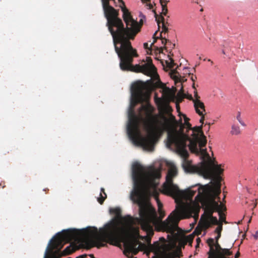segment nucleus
I'll return each mask as SVG.
<instances>
[{
	"instance_id": "f257e3e1",
	"label": "nucleus",
	"mask_w": 258,
	"mask_h": 258,
	"mask_svg": "<svg viewBox=\"0 0 258 258\" xmlns=\"http://www.w3.org/2000/svg\"><path fill=\"white\" fill-rule=\"evenodd\" d=\"M150 91L145 83L137 82L132 85L131 88V99L128 110V123L127 133L134 142L147 150H152L157 132L162 133L163 131L167 132V143L168 147L174 146L176 152L183 158L182 167L185 171L186 163L190 166L191 161L187 159L189 154L186 149L187 142H189V149L191 152L201 155L202 161L210 160L209 154L206 149H199L198 144L199 141L198 133L192 131V139L184 133L186 125L180 118L176 120L171 113L169 118L164 115L161 116L164 120L162 127H157V120L153 116L154 108L149 102Z\"/></svg>"
},
{
	"instance_id": "f03ea898",
	"label": "nucleus",
	"mask_w": 258,
	"mask_h": 258,
	"mask_svg": "<svg viewBox=\"0 0 258 258\" xmlns=\"http://www.w3.org/2000/svg\"><path fill=\"white\" fill-rule=\"evenodd\" d=\"M132 177L134 181V190L131 194V199L139 206L140 218L139 223L149 237L154 234L153 226L157 231H166L173 234L178 228L180 220L187 215H191L196 208H199L201 202L195 198L192 199L196 191L188 189L185 192L189 203L177 205L165 221H162L165 215L163 210V205L157 198L156 179L161 177L160 170L154 166L145 169L138 163H135L132 167ZM202 185L198 188L201 187Z\"/></svg>"
},
{
	"instance_id": "7ed1b4c3",
	"label": "nucleus",
	"mask_w": 258,
	"mask_h": 258,
	"mask_svg": "<svg viewBox=\"0 0 258 258\" xmlns=\"http://www.w3.org/2000/svg\"><path fill=\"white\" fill-rule=\"evenodd\" d=\"M107 26L110 32L116 53L120 59L119 67L124 71L142 73L152 76L157 74L156 69L152 63V59L147 57V62L134 66L135 57L139 55L137 50L132 45L131 40H134L140 31L143 25V19L138 23L135 20L122 0H101ZM156 84H164L159 79Z\"/></svg>"
},
{
	"instance_id": "20e7f679",
	"label": "nucleus",
	"mask_w": 258,
	"mask_h": 258,
	"mask_svg": "<svg viewBox=\"0 0 258 258\" xmlns=\"http://www.w3.org/2000/svg\"><path fill=\"white\" fill-rule=\"evenodd\" d=\"M110 212L115 215L116 219L106 225L100 233L98 232L97 228L94 227L82 230L70 229L57 233L49 244L44 258H60L69 254V247L63 252L61 249L65 243L73 240L80 239L88 247L96 246L98 248L105 246L107 242H119L125 232L124 227L121 225V222L129 223L132 218L130 216L122 217L121 211L119 208L110 209Z\"/></svg>"
},
{
	"instance_id": "39448f33",
	"label": "nucleus",
	"mask_w": 258,
	"mask_h": 258,
	"mask_svg": "<svg viewBox=\"0 0 258 258\" xmlns=\"http://www.w3.org/2000/svg\"><path fill=\"white\" fill-rule=\"evenodd\" d=\"M185 169L187 173H198L205 178H213L214 180L213 185L206 184L199 188L197 199L216 200L217 197L220 200L219 195L221 193L222 180L220 175L224 171L221 164H215L211 160H204L199 164V166H190L186 163Z\"/></svg>"
},
{
	"instance_id": "423d86ee",
	"label": "nucleus",
	"mask_w": 258,
	"mask_h": 258,
	"mask_svg": "<svg viewBox=\"0 0 258 258\" xmlns=\"http://www.w3.org/2000/svg\"><path fill=\"white\" fill-rule=\"evenodd\" d=\"M215 238H209L207 240V243L210 248L208 252V255H211L217 257V256H223L229 257L232 255V252L229 248H222L219 243V239L221 236V234H217Z\"/></svg>"
},
{
	"instance_id": "0eeeda50",
	"label": "nucleus",
	"mask_w": 258,
	"mask_h": 258,
	"mask_svg": "<svg viewBox=\"0 0 258 258\" xmlns=\"http://www.w3.org/2000/svg\"><path fill=\"white\" fill-rule=\"evenodd\" d=\"M176 168H171L166 176V181L162 186L163 192L170 196H179L181 191L178 187L173 183V177L176 175Z\"/></svg>"
},
{
	"instance_id": "6e6552de",
	"label": "nucleus",
	"mask_w": 258,
	"mask_h": 258,
	"mask_svg": "<svg viewBox=\"0 0 258 258\" xmlns=\"http://www.w3.org/2000/svg\"><path fill=\"white\" fill-rule=\"evenodd\" d=\"M201 202L203 208L205 209V213L208 216L209 221L212 225H219L220 223L217 217L213 216L214 212L218 210L219 204L214 199L207 200L198 199Z\"/></svg>"
},
{
	"instance_id": "1a4fd4ad",
	"label": "nucleus",
	"mask_w": 258,
	"mask_h": 258,
	"mask_svg": "<svg viewBox=\"0 0 258 258\" xmlns=\"http://www.w3.org/2000/svg\"><path fill=\"white\" fill-rule=\"evenodd\" d=\"M182 115L184 117L185 124L186 125V128L187 129V130H192L194 131V132H197V133H198V135L199 136V141L198 142L200 147L199 149H203L202 148L206 145L207 140L206 137L204 135V133L202 131V125L199 126H197L192 127L191 124L188 122L189 118L184 114H183Z\"/></svg>"
},
{
	"instance_id": "9d476101",
	"label": "nucleus",
	"mask_w": 258,
	"mask_h": 258,
	"mask_svg": "<svg viewBox=\"0 0 258 258\" xmlns=\"http://www.w3.org/2000/svg\"><path fill=\"white\" fill-rule=\"evenodd\" d=\"M153 12H154V13L155 14V17L156 21L157 22V23L158 24V28L159 29L160 28V23H162V31L161 32V33L162 34V32H164V33L168 32V29L165 26V22H164L165 19L163 17V16L162 15H160L159 16L158 15L155 10H153Z\"/></svg>"
},
{
	"instance_id": "9b49d317",
	"label": "nucleus",
	"mask_w": 258,
	"mask_h": 258,
	"mask_svg": "<svg viewBox=\"0 0 258 258\" xmlns=\"http://www.w3.org/2000/svg\"><path fill=\"white\" fill-rule=\"evenodd\" d=\"M194 104L196 112L199 115H202V113L205 112V106L202 101H197Z\"/></svg>"
},
{
	"instance_id": "f8f14e48",
	"label": "nucleus",
	"mask_w": 258,
	"mask_h": 258,
	"mask_svg": "<svg viewBox=\"0 0 258 258\" xmlns=\"http://www.w3.org/2000/svg\"><path fill=\"white\" fill-rule=\"evenodd\" d=\"M226 207L224 205L220 204H219V209L218 210H217L216 212H218V214L219 216V220L220 223H222L223 222H226V216L224 214H223L222 212L223 210H225Z\"/></svg>"
},
{
	"instance_id": "ddd939ff",
	"label": "nucleus",
	"mask_w": 258,
	"mask_h": 258,
	"mask_svg": "<svg viewBox=\"0 0 258 258\" xmlns=\"http://www.w3.org/2000/svg\"><path fill=\"white\" fill-rule=\"evenodd\" d=\"M230 134L232 135H239L241 134V130L238 125L233 124L231 126V130L230 131Z\"/></svg>"
},
{
	"instance_id": "4468645a",
	"label": "nucleus",
	"mask_w": 258,
	"mask_h": 258,
	"mask_svg": "<svg viewBox=\"0 0 258 258\" xmlns=\"http://www.w3.org/2000/svg\"><path fill=\"white\" fill-rule=\"evenodd\" d=\"M157 33V31L155 32V33H154V34L153 35V37L155 39V40H154L153 42L151 44V45H153L154 44V43L156 42V40L159 38L161 39L162 40V44H164V45L166 44H167V43H170L171 44V43L168 40L166 39L165 38L162 37L161 33L160 34L159 37H155V35H156Z\"/></svg>"
},
{
	"instance_id": "2eb2a0df",
	"label": "nucleus",
	"mask_w": 258,
	"mask_h": 258,
	"mask_svg": "<svg viewBox=\"0 0 258 258\" xmlns=\"http://www.w3.org/2000/svg\"><path fill=\"white\" fill-rule=\"evenodd\" d=\"M106 198H107V195L105 192L104 188H101V193L100 194V197L99 198H98V200H97L98 202L101 205H102L103 203L104 200L106 199Z\"/></svg>"
},
{
	"instance_id": "dca6fc26",
	"label": "nucleus",
	"mask_w": 258,
	"mask_h": 258,
	"mask_svg": "<svg viewBox=\"0 0 258 258\" xmlns=\"http://www.w3.org/2000/svg\"><path fill=\"white\" fill-rule=\"evenodd\" d=\"M169 1L166 0L162 2V3H160L162 7V13L161 14L164 16H166L168 13V9L167 7V4Z\"/></svg>"
},
{
	"instance_id": "f3484780",
	"label": "nucleus",
	"mask_w": 258,
	"mask_h": 258,
	"mask_svg": "<svg viewBox=\"0 0 258 258\" xmlns=\"http://www.w3.org/2000/svg\"><path fill=\"white\" fill-rule=\"evenodd\" d=\"M126 245L128 250L131 252H133L135 254H136L138 252V250H137L135 247L136 246V244L130 242L128 243H126Z\"/></svg>"
},
{
	"instance_id": "a211bd4d",
	"label": "nucleus",
	"mask_w": 258,
	"mask_h": 258,
	"mask_svg": "<svg viewBox=\"0 0 258 258\" xmlns=\"http://www.w3.org/2000/svg\"><path fill=\"white\" fill-rule=\"evenodd\" d=\"M170 61L168 60L165 61L167 67L169 69H173L175 66V63L174 62V60L173 58L169 57Z\"/></svg>"
},
{
	"instance_id": "6ab92c4d",
	"label": "nucleus",
	"mask_w": 258,
	"mask_h": 258,
	"mask_svg": "<svg viewBox=\"0 0 258 258\" xmlns=\"http://www.w3.org/2000/svg\"><path fill=\"white\" fill-rule=\"evenodd\" d=\"M159 240L163 242L162 244H161L159 242H158L161 245H165L166 246L167 253L169 255L168 251L170 249V245L166 243V240L164 237H160Z\"/></svg>"
},
{
	"instance_id": "aec40b11",
	"label": "nucleus",
	"mask_w": 258,
	"mask_h": 258,
	"mask_svg": "<svg viewBox=\"0 0 258 258\" xmlns=\"http://www.w3.org/2000/svg\"><path fill=\"white\" fill-rule=\"evenodd\" d=\"M177 73V72L175 70L172 71V74H171V77L174 80L175 83L177 82H180L181 81L180 79L175 75Z\"/></svg>"
},
{
	"instance_id": "412c9836",
	"label": "nucleus",
	"mask_w": 258,
	"mask_h": 258,
	"mask_svg": "<svg viewBox=\"0 0 258 258\" xmlns=\"http://www.w3.org/2000/svg\"><path fill=\"white\" fill-rule=\"evenodd\" d=\"M236 119L238 122L241 124V125L245 126L246 125L244 121L242 120L241 117V113L240 111H238L237 113Z\"/></svg>"
},
{
	"instance_id": "4be33fe9",
	"label": "nucleus",
	"mask_w": 258,
	"mask_h": 258,
	"mask_svg": "<svg viewBox=\"0 0 258 258\" xmlns=\"http://www.w3.org/2000/svg\"><path fill=\"white\" fill-rule=\"evenodd\" d=\"M222 229H223V224L222 223H220L219 224V225H218V227L215 230L214 232L216 234H218V233L221 234Z\"/></svg>"
},
{
	"instance_id": "5701e85b",
	"label": "nucleus",
	"mask_w": 258,
	"mask_h": 258,
	"mask_svg": "<svg viewBox=\"0 0 258 258\" xmlns=\"http://www.w3.org/2000/svg\"><path fill=\"white\" fill-rule=\"evenodd\" d=\"M194 97L193 99V102H197V101H200V96L198 95V92L196 90L194 91Z\"/></svg>"
},
{
	"instance_id": "b1692460",
	"label": "nucleus",
	"mask_w": 258,
	"mask_h": 258,
	"mask_svg": "<svg viewBox=\"0 0 258 258\" xmlns=\"http://www.w3.org/2000/svg\"><path fill=\"white\" fill-rule=\"evenodd\" d=\"M194 237V236L192 235H189L188 236H187L185 238L186 242L191 243L193 240Z\"/></svg>"
},
{
	"instance_id": "393cba45",
	"label": "nucleus",
	"mask_w": 258,
	"mask_h": 258,
	"mask_svg": "<svg viewBox=\"0 0 258 258\" xmlns=\"http://www.w3.org/2000/svg\"><path fill=\"white\" fill-rule=\"evenodd\" d=\"M212 224L210 223V222L209 221V220H206L205 223V227L206 228H209L211 227Z\"/></svg>"
},
{
	"instance_id": "a878e982",
	"label": "nucleus",
	"mask_w": 258,
	"mask_h": 258,
	"mask_svg": "<svg viewBox=\"0 0 258 258\" xmlns=\"http://www.w3.org/2000/svg\"><path fill=\"white\" fill-rule=\"evenodd\" d=\"M201 116V119H200V122L202 123V125L203 126V124L204 123V119H205V114L204 113H202V115H199Z\"/></svg>"
},
{
	"instance_id": "bb28decb",
	"label": "nucleus",
	"mask_w": 258,
	"mask_h": 258,
	"mask_svg": "<svg viewBox=\"0 0 258 258\" xmlns=\"http://www.w3.org/2000/svg\"><path fill=\"white\" fill-rule=\"evenodd\" d=\"M151 46H152V45H151L150 47H149V45H148V43H145L144 44V47L146 49H149V50H151Z\"/></svg>"
},
{
	"instance_id": "cd10ccee",
	"label": "nucleus",
	"mask_w": 258,
	"mask_h": 258,
	"mask_svg": "<svg viewBox=\"0 0 258 258\" xmlns=\"http://www.w3.org/2000/svg\"><path fill=\"white\" fill-rule=\"evenodd\" d=\"M87 256H88V255L86 254H83V255H80V256L77 257L76 258H87ZM68 258H71V257H68Z\"/></svg>"
},
{
	"instance_id": "c85d7f7f",
	"label": "nucleus",
	"mask_w": 258,
	"mask_h": 258,
	"mask_svg": "<svg viewBox=\"0 0 258 258\" xmlns=\"http://www.w3.org/2000/svg\"><path fill=\"white\" fill-rule=\"evenodd\" d=\"M164 49L166 50L167 49V47L164 46L163 47H160L159 48V52H161V53H162V52H163Z\"/></svg>"
},
{
	"instance_id": "c756f323",
	"label": "nucleus",
	"mask_w": 258,
	"mask_h": 258,
	"mask_svg": "<svg viewBox=\"0 0 258 258\" xmlns=\"http://www.w3.org/2000/svg\"><path fill=\"white\" fill-rule=\"evenodd\" d=\"M240 255L239 251L238 250L235 255L234 258H238Z\"/></svg>"
},
{
	"instance_id": "7c9ffc66",
	"label": "nucleus",
	"mask_w": 258,
	"mask_h": 258,
	"mask_svg": "<svg viewBox=\"0 0 258 258\" xmlns=\"http://www.w3.org/2000/svg\"><path fill=\"white\" fill-rule=\"evenodd\" d=\"M253 237L255 239H257V238H258V230L255 232V234L253 235Z\"/></svg>"
},
{
	"instance_id": "2f4dec72",
	"label": "nucleus",
	"mask_w": 258,
	"mask_h": 258,
	"mask_svg": "<svg viewBox=\"0 0 258 258\" xmlns=\"http://www.w3.org/2000/svg\"><path fill=\"white\" fill-rule=\"evenodd\" d=\"M208 258H230V257H223V256H219V257L217 256V257H216L213 256L208 255Z\"/></svg>"
},
{
	"instance_id": "473e14b6",
	"label": "nucleus",
	"mask_w": 258,
	"mask_h": 258,
	"mask_svg": "<svg viewBox=\"0 0 258 258\" xmlns=\"http://www.w3.org/2000/svg\"><path fill=\"white\" fill-rule=\"evenodd\" d=\"M2 186V188H4L6 187L5 182L4 181H2L0 182V186Z\"/></svg>"
},
{
	"instance_id": "72a5a7b5",
	"label": "nucleus",
	"mask_w": 258,
	"mask_h": 258,
	"mask_svg": "<svg viewBox=\"0 0 258 258\" xmlns=\"http://www.w3.org/2000/svg\"><path fill=\"white\" fill-rule=\"evenodd\" d=\"M197 79V77L196 76H194L193 74L191 75V80L194 82L195 81V80Z\"/></svg>"
},
{
	"instance_id": "f704fd0d",
	"label": "nucleus",
	"mask_w": 258,
	"mask_h": 258,
	"mask_svg": "<svg viewBox=\"0 0 258 258\" xmlns=\"http://www.w3.org/2000/svg\"><path fill=\"white\" fill-rule=\"evenodd\" d=\"M147 6L149 7V9H152L153 8V5L151 4H149L147 5Z\"/></svg>"
},
{
	"instance_id": "c9c22d12",
	"label": "nucleus",
	"mask_w": 258,
	"mask_h": 258,
	"mask_svg": "<svg viewBox=\"0 0 258 258\" xmlns=\"http://www.w3.org/2000/svg\"><path fill=\"white\" fill-rule=\"evenodd\" d=\"M188 99L190 100H192L193 101L194 97H192V96L190 95L189 97H188Z\"/></svg>"
},
{
	"instance_id": "e433bc0d",
	"label": "nucleus",
	"mask_w": 258,
	"mask_h": 258,
	"mask_svg": "<svg viewBox=\"0 0 258 258\" xmlns=\"http://www.w3.org/2000/svg\"><path fill=\"white\" fill-rule=\"evenodd\" d=\"M256 205H257V203H256V202L254 203V206H253V208H252V210H253L254 208H255V207L256 206Z\"/></svg>"
},
{
	"instance_id": "4c0bfd02",
	"label": "nucleus",
	"mask_w": 258,
	"mask_h": 258,
	"mask_svg": "<svg viewBox=\"0 0 258 258\" xmlns=\"http://www.w3.org/2000/svg\"><path fill=\"white\" fill-rule=\"evenodd\" d=\"M143 2H149L150 0H141Z\"/></svg>"
},
{
	"instance_id": "58836bf2",
	"label": "nucleus",
	"mask_w": 258,
	"mask_h": 258,
	"mask_svg": "<svg viewBox=\"0 0 258 258\" xmlns=\"http://www.w3.org/2000/svg\"><path fill=\"white\" fill-rule=\"evenodd\" d=\"M200 241H201V240H200V238H198L197 239V242H199Z\"/></svg>"
},
{
	"instance_id": "ea45409f",
	"label": "nucleus",
	"mask_w": 258,
	"mask_h": 258,
	"mask_svg": "<svg viewBox=\"0 0 258 258\" xmlns=\"http://www.w3.org/2000/svg\"><path fill=\"white\" fill-rule=\"evenodd\" d=\"M208 60L209 62H211L212 63H213V61H212L211 59H209Z\"/></svg>"
},
{
	"instance_id": "a19ab883",
	"label": "nucleus",
	"mask_w": 258,
	"mask_h": 258,
	"mask_svg": "<svg viewBox=\"0 0 258 258\" xmlns=\"http://www.w3.org/2000/svg\"><path fill=\"white\" fill-rule=\"evenodd\" d=\"M222 53L224 54H225V52L224 50H222Z\"/></svg>"
},
{
	"instance_id": "79ce46f5",
	"label": "nucleus",
	"mask_w": 258,
	"mask_h": 258,
	"mask_svg": "<svg viewBox=\"0 0 258 258\" xmlns=\"http://www.w3.org/2000/svg\"><path fill=\"white\" fill-rule=\"evenodd\" d=\"M91 258H95L93 255H89Z\"/></svg>"
},
{
	"instance_id": "37998d69",
	"label": "nucleus",
	"mask_w": 258,
	"mask_h": 258,
	"mask_svg": "<svg viewBox=\"0 0 258 258\" xmlns=\"http://www.w3.org/2000/svg\"><path fill=\"white\" fill-rule=\"evenodd\" d=\"M251 217L250 218V219L248 220V223H250L251 221Z\"/></svg>"
},
{
	"instance_id": "c03bdc74",
	"label": "nucleus",
	"mask_w": 258,
	"mask_h": 258,
	"mask_svg": "<svg viewBox=\"0 0 258 258\" xmlns=\"http://www.w3.org/2000/svg\"><path fill=\"white\" fill-rule=\"evenodd\" d=\"M160 1V3H162V2H163L164 0H159Z\"/></svg>"
},
{
	"instance_id": "a18cd8bd",
	"label": "nucleus",
	"mask_w": 258,
	"mask_h": 258,
	"mask_svg": "<svg viewBox=\"0 0 258 258\" xmlns=\"http://www.w3.org/2000/svg\"><path fill=\"white\" fill-rule=\"evenodd\" d=\"M194 85H195V84H193L192 86H193V87L195 88V86H194Z\"/></svg>"
},
{
	"instance_id": "49530a36",
	"label": "nucleus",
	"mask_w": 258,
	"mask_h": 258,
	"mask_svg": "<svg viewBox=\"0 0 258 258\" xmlns=\"http://www.w3.org/2000/svg\"><path fill=\"white\" fill-rule=\"evenodd\" d=\"M257 185H258V179H257Z\"/></svg>"
}]
</instances>
